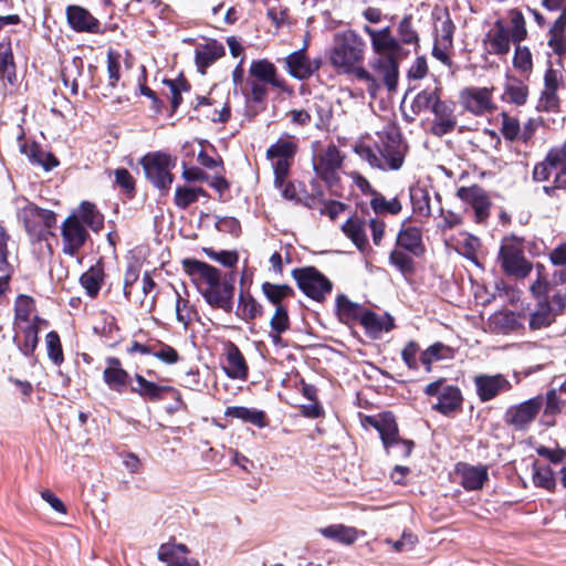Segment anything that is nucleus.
Returning a JSON list of instances; mask_svg holds the SVG:
<instances>
[{
  "instance_id": "c85d7f7f",
  "label": "nucleus",
  "mask_w": 566,
  "mask_h": 566,
  "mask_svg": "<svg viewBox=\"0 0 566 566\" xmlns=\"http://www.w3.org/2000/svg\"><path fill=\"white\" fill-rule=\"evenodd\" d=\"M397 244L412 254L419 255L423 251L421 230L416 227L402 228L397 235Z\"/></svg>"
},
{
  "instance_id": "ea45409f",
  "label": "nucleus",
  "mask_w": 566,
  "mask_h": 566,
  "mask_svg": "<svg viewBox=\"0 0 566 566\" xmlns=\"http://www.w3.org/2000/svg\"><path fill=\"white\" fill-rule=\"evenodd\" d=\"M33 300L27 295H19L14 304V323L17 326L29 325L32 323L30 316L33 312Z\"/></svg>"
},
{
  "instance_id": "a19ab883",
  "label": "nucleus",
  "mask_w": 566,
  "mask_h": 566,
  "mask_svg": "<svg viewBox=\"0 0 566 566\" xmlns=\"http://www.w3.org/2000/svg\"><path fill=\"white\" fill-rule=\"evenodd\" d=\"M200 196H207L206 190L201 187H177L175 203L178 208L186 209L191 203L196 202Z\"/></svg>"
},
{
  "instance_id": "13d9d810",
  "label": "nucleus",
  "mask_w": 566,
  "mask_h": 566,
  "mask_svg": "<svg viewBox=\"0 0 566 566\" xmlns=\"http://www.w3.org/2000/svg\"><path fill=\"white\" fill-rule=\"evenodd\" d=\"M385 543L389 545L395 552L403 553L410 552L415 548L418 543V537L409 531H405L401 537L397 541L386 538Z\"/></svg>"
},
{
  "instance_id": "b1692460",
  "label": "nucleus",
  "mask_w": 566,
  "mask_h": 566,
  "mask_svg": "<svg viewBox=\"0 0 566 566\" xmlns=\"http://www.w3.org/2000/svg\"><path fill=\"white\" fill-rule=\"evenodd\" d=\"M370 424L379 432L382 444L390 452L392 441L399 437L397 422L391 413H385L378 419L370 420Z\"/></svg>"
},
{
  "instance_id": "a18cd8bd",
  "label": "nucleus",
  "mask_w": 566,
  "mask_h": 566,
  "mask_svg": "<svg viewBox=\"0 0 566 566\" xmlns=\"http://www.w3.org/2000/svg\"><path fill=\"white\" fill-rule=\"evenodd\" d=\"M370 207L373 210L378 213H390V214H397L401 211L402 206L398 198H391L390 200H387L381 193L376 192L374 193V197L370 200Z\"/></svg>"
},
{
  "instance_id": "c03bdc74",
  "label": "nucleus",
  "mask_w": 566,
  "mask_h": 566,
  "mask_svg": "<svg viewBox=\"0 0 566 566\" xmlns=\"http://www.w3.org/2000/svg\"><path fill=\"white\" fill-rule=\"evenodd\" d=\"M241 93L247 101L262 103L268 96L266 83L249 76L244 87H241Z\"/></svg>"
},
{
  "instance_id": "393cba45",
  "label": "nucleus",
  "mask_w": 566,
  "mask_h": 566,
  "mask_svg": "<svg viewBox=\"0 0 566 566\" xmlns=\"http://www.w3.org/2000/svg\"><path fill=\"white\" fill-rule=\"evenodd\" d=\"M458 472L461 476V484L465 490H480L488 480V469L484 465L462 464Z\"/></svg>"
},
{
  "instance_id": "dca6fc26",
  "label": "nucleus",
  "mask_w": 566,
  "mask_h": 566,
  "mask_svg": "<svg viewBox=\"0 0 566 566\" xmlns=\"http://www.w3.org/2000/svg\"><path fill=\"white\" fill-rule=\"evenodd\" d=\"M284 62L287 73L297 80L311 77L321 66L319 60H310L304 48L289 54Z\"/></svg>"
},
{
  "instance_id": "8fccbe9b",
  "label": "nucleus",
  "mask_w": 566,
  "mask_h": 566,
  "mask_svg": "<svg viewBox=\"0 0 566 566\" xmlns=\"http://www.w3.org/2000/svg\"><path fill=\"white\" fill-rule=\"evenodd\" d=\"M533 483L536 486L543 488L548 491H553L556 482L553 470L547 467H537L533 468Z\"/></svg>"
},
{
  "instance_id": "0eeeda50",
  "label": "nucleus",
  "mask_w": 566,
  "mask_h": 566,
  "mask_svg": "<svg viewBox=\"0 0 566 566\" xmlns=\"http://www.w3.org/2000/svg\"><path fill=\"white\" fill-rule=\"evenodd\" d=\"M146 178L158 189L168 190L172 182L170 169L175 160L165 153H150L140 160Z\"/></svg>"
},
{
  "instance_id": "2eb2a0df",
  "label": "nucleus",
  "mask_w": 566,
  "mask_h": 566,
  "mask_svg": "<svg viewBox=\"0 0 566 566\" xmlns=\"http://www.w3.org/2000/svg\"><path fill=\"white\" fill-rule=\"evenodd\" d=\"M457 196L473 208L476 222L486 220L490 214L491 201L483 188L476 185L460 187L457 191Z\"/></svg>"
},
{
  "instance_id": "e2e57ef3",
  "label": "nucleus",
  "mask_w": 566,
  "mask_h": 566,
  "mask_svg": "<svg viewBox=\"0 0 566 566\" xmlns=\"http://www.w3.org/2000/svg\"><path fill=\"white\" fill-rule=\"evenodd\" d=\"M502 126L501 132L505 139L514 140L518 136L521 137V126L515 117L510 116L506 113L501 114Z\"/></svg>"
},
{
  "instance_id": "9b49d317",
  "label": "nucleus",
  "mask_w": 566,
  "mask_h": 566,
  "mask_svg": "<svg viewBox=\"0 0 566 566\" xmlns=\"http://www.w3.org/2000/svg\"><path fill=\"white\" fill-rule=\"evenodd\" d=\"M342 164L343 156L335 145H328L313 158L314 171L329 185L337 181V172Z\"/></svg>"
},
{
  "instance_id": "58836bf2",
  "label": "nucleus",
  "mask_w": 566,
  "mask_h": 566,
  "mask_svg": "<svg viewBox=\"0 0 566 566\" xmlns=\"http://www.w3.org/2000/svg\"><path fill=\"white\" fill-rule=\"evenodd\" d=\"M15 77V65L10 43L0 42V78L12 83Z\"/></svg>"
},
{
  "instance_id": "338daca9",
  "label": "nucleus",
  "mask_w": 566,
  "mask_h": 566,
  "mask_svg": "<svg viewBox=\"0 0 566 566\" xmlns=\"http://www.w3.org/2000/svg\"><path fill=\"white\" fill-rule=\"evenodd\" d=\"M46 349L49 357L55 363L59 364L63 360V352L61 347V342L57 333L50 332L46 335Z\"/></svg>"
},
{
  "instance_id": "f257e3e1",
  "label": "nucleus",
  "mask_w": 566,
  "mask_h": 566,
  "mask_svg": "<svg viewBox=\"0 0 566 566\" xmlns=\"http://www.w3.org/2000/svg\"><path fill=\"white\" fill-rule=\"evenodd\" d=\"M370 40L375 56L368 62V69L363 66L357 71V81L365 84L371 97H376L382 86L395 91L399 78V59L402 46L392 35L391 28H363Z\"/></svg>"
},
{
  "instance_id": "c9c22d12",
  "label": "nucleus",
  "mask_w": 566,
  "mask_h": 566,
  "mask_svg": "<svg viewBox=\"0 0 566 566\" xmlns=\"http://www.w3.org/2000/svg\"><path fill=\"white\" fill-rule=\"evenodd\" d=\"M528 96V90L517 78H509L504 86L502 99L515 105H524Z\"/></svg>"
},
{
  "instance_id": "0e129e2a",
  "label": "nucleus",
  "mask_w": 566,
  "mask_h": 566,
  "mask_svg": "<svg viewBox=\"0 0 566 566\" xmlns=\"http://www.w3.org/2000/svg\"><path fill=\"white\" fill-rule=\"evenodd\" d=\"M411 15H405L398 24V34L402 43L416 44L419 40L417 32L412 28Z\"/></svg>"
},
{
  "instance_id": "4c0bfd02",
  "label": "nucleus",
  "mask_w": 566,
  "mask_h": 566,
  "mask_svg": "<svg viewBox=\"0 0 566 566\" xmlns=\"http://www.w3.org/2000/svg\"><path fill=\"white\" fill-rule=\"evenodd\" d=\"M135 380L137 382V386L132 387V391L150 400H159L164 392L171 390V387L158 386L155 382L148 381L142 375L138 374L135 376Z\"/></svg>"
},
{
  "instance_id": "f3484780",
  "label": "nucleus",
  "mask_w": 566,
  "mask_h": 566,
  "mask_svg": "<svg viewBox=\"0 0 566 566\" xmlns=\"http://www.w3.org/2000/svg\"><path fill=\"white\" fill-rule=\"evenodd\" d=\"M189 554L185 544L168 542L159 546L157 558L165 566H199L196 559L189 557Z\"/></svg>"
},
{
  "instance_id": "e433bc0d",
  "label": "nucleus",
  "mask_w": 566,
  "mask_h": 566,
  "mask_svg": "<svg viewBox=\"0 0 566 566\" xmlns=\"http://www.w3.org/2000/svg\"><path fill=\"white\" fill-rule=\"evenodd\" d=\"M490 46L493 53L505 54L510 51V31L501 21H496L489 34Z\"/></svg>"
},
{
  "instance_id": "a878e982",
  "label": "nucleus",
  "mask_w": 566,
  "mask_h": 566,
  "mask_svg": "<svg viewBox=\"0 0 566 566\" xmlns=\"http://www.w3.org/2000/svg\"><path fill=\"white\" fill-rule=\"evenodd\" d=\"M73 30L98 34L102 32L101 22L86 9L73 6Z\"/></svg>"
},
{
  "instance_id": "37998d69",
  "label": "nucleus",
  "mask_w": 566,
  "mask_h": 566,
  "mask_svg": "<svg viewBox=\"0 0 566 566\" xmlns=\"http://www.w3.org/2000/svg\"><path fill=\"white\" fill-rule=\"evenodd\" d=\"M454 25L447 14L444 18H438L434 24L436 43H440L443 49H449L452 45Z\"/></svg>"
},
{
  "instance_id": "412c9836",
  "label": "nucleus",
  "mask_w": 566,
  "mask_h": 566,
  "mask_svg": "<svg viewBox=\"0 0 566 566\" xmlns=\"http://www.w3.org/2000/svg\"><path fill=\"white\" fill-rule=\"evenodd\" d=\"M103 378L106 385L117 392H122L128 384L129 375L122 368L118 358L109 357L104 369Z\"/></svg>"
},
{
  "instance_id": "aec40b11",
  "label": "nucleus",
  "mask_w": 566,
  "mask_h": 566,
  "mask_svg": "<svg viewBox=\"0 0 566 566\" xmlns=\"http://www.w3.org/2000/svg\"><path fill=\"white\" fill-rule=\"evenodd\" d=\"M562 85V73L552 67L547 69L544 75V90L539 99V107L545 111L555 108L558 105L557 91Z\"/></svg>"
},
{
  "instance_id": "ddd939ff",
  "label": "nucleus",
  "mask_w": 566,
  "mask_h": 566,
  "mask_svg": "<svg viewBox=\"0 0 566 566\" xmlns=\"http://www.w3.org/2000/svg\"><path fill=\"white\" fill-rule=\"evenodd\" d=\"M460 101L464 109L478 116L492 113L496 108L493 87H467L461 91Z\"/></svg>"
},
{
  "instance_id": "5fc2aeb1",
  "label": "nucleus",
  "mask_w": 566,
  "mask_h": 566,
  "mask_svg": "<svg viewBox=\"0 0 566 566\" xmlns=\"http://www.w3.org/2000/svg\"><path fill=\"white\" fill-rule=\"evenodd\" d=\"M337 310L343 319H356L360 318L361 314L364 313L360 308V306L354 302H352L347 296L345 295H338L336 300Z\"/></svg>"
},
{
  "instance_id": "5701e85b",
  "label": "nucleus",
  "mask_w": 566,
  "mask_h": 566,
  "mask_svg": "<svg viewBox=\"0 0 566 566\" xmlns=\"http://www.w3.org/2000/svg\"><path fill=\"white\" fill-rule=\"evenodd\" d=\"M223 55V45L216 40H211L196 49L195 60L198 69L201 71V73H205L207 67L212 65Z\"/></svg>"
},
{
  "instance_id": "a211bd4d",
  "label": "nucleus",
  "mask_w": 566,
  "mask_h": 566,
  "mask_svg": "<svg viewBox=\"0 0 566 566\" xmlns=\"http://www.w3.org/2000/svg\"><path fill=\"white\" fill-rule=\"evenodd\" d=\"M434 118L431 124V133L436 136H443L451 133L457 125V117L451 103L441 101L432 111Z\"/></svg>"
},
{
  "instance_id": "4d7b16f0",
  "label": "nucleus",
  "mask_w": 566,
  "mask_h": 566,
  "mask_svg": "<svg viewBox=\"0 0 566 566\" xmlns=\"http://www.w3.org/2000/svg\"><path fill=\"white\" fill-rule=\"evenodd\" d=\"M434 200H436V206H437V210L440 212V216H441V222L439 223V228L442 230V231H447V230H450V229H453L458 226H460L462 223V219L459 214L448 210V211H444L441 207V197L439 193L434 192Z\"/></svg>"
},
{
  "instance_id": "c756f323",
  "label": "nucleus",
  "mask_w": 566,
  "mask_h": 566,
  "mask_svg": "<svg viewBox=\"0 0 566 566\" xmlns=\"http://www.w3.org/2000/svg\"><path fill=\"white\" fill-rule=\"evenodd\" d=\"M49 325L48 321L34 316L29 325L18 326L24 333V342L20 347L25 356H30L38 345V333Z\"/></svg>"
},
{
  "instance_id": "3c124183",
  "label": "nucleus",
  "mask_w": 566,
  "mask_h": 566,
  "mask_svg": "<svg viewBox=\"0 0 566 566\" xmlns=\"http://www.w3.org/2000/svg\"><path fill=\"white\" fill-rule=\"evenodd\" d=\"M564 30L565 28L556 22L549 29L548 46L559 56L566 54V34Z\"/></svg>"
},
{
  "instance_id": "de8ad7c7",
  "label": "nucleus",
  "mask_w": 566,
  "mask_h": 566,
  "mask_svg": "<svg viewBox=\"0 0 566 566\" xmlns=\"http://www.w3.org/2000/svg\"><path fill=\"white\" fill-rule=\"evenodd\" d=\"M238 312L243 319L251 321L261 315L262 306L252 296L241 294Z\"/></svg>"
},
{
  "instance_id": "774afa93",
  "label": "nucleus",
  "mask_w": 566,
  "mask_h": 566,
  "mask_svg": "<svg viewBox=\"0 0 566 566\" xmlns=\"http://www.w3.org/2000/svg\"><path fill=\"white\" fill-rule=\"evenodd\" d=\"M390 263L402 273H409L413 270L412 259L402 251L394 250L389 256Z\"/></svg>"
},
{
  "instance_id": "f03ea898",
  "label": "nucleus",
  "mask_w": 566,
  "mask_h": 566,
  "mask_svg": "<svg viewBox=\"0 0 566 566\" xmlns=\"http://www.w3.org/2000/svg\"><path fill=\"white\" fill-rule=\"evenodd\" d=\"M182 268L206 302L223 311H230L234 294L233 277L202 261L185 259Z\"/></svg>"
},
{
  "instance_id": "79ce46f5",
  "label": "nucleus",
  "mask_w": 566,
  "mask_h": 566,
  "mask_svg": "<svg viewBox=\"0 0 566 566\" xmlns=\"http://www.w3.org/2000/svg\"><path fill=\"white\" fill-rule=\"evenodd\" d=\"M176 292V305L175 313L176 319L184 326L186 329L190 322L196 316V311L193 306L190 304L189 300L180 294L179 291L175 289Z\"/></svg>"
},
{
  "instance_id": "423d86ee",
  "label": "nucleus",
  "mask_w": 566,
  "mask_h": 566,
  "mask_svg": "<svg viewBox=\"0 0 566 566\" xmlns=\"http://www.w3.org/2000/svg\"><path fill=\"white\" fill-rule=\"evenodd\" d=\"M21 218L32 240H48L49 234L54 235L51 232L56 224V216L53 211L29 203L22 209Z\"/></svg>"
},
{
  "instance_id": "bf43d9fd",
  "label": "nucleus",
  "mask_w": 566,
  "mask_h": 566,
  "mask_svg": "<svg viewBox=\"0 0 566 566\" xmlns=\"http://www.w3.org/2000/svg\"><path fill=\"white\" fill-rule=\"evenodd\" d=\"M494 323L504 332L515 331L522 326L521 316L510 311L495 314Z\"/></svg>"
},
{
  "instance_id": "cd10ccee",
  "label": "nucleus",
  "mask_w": 566,
  "mask_h": 566,
  "mask_svg": "<svg viewBox=\"0 0 566 566\" xmlns=\"http://www.w3.org/2000/svg\"><path fill=\"white\" fill-rule=\"evenodd\" d=\"M318 533L325 538L333 539L344 545H350L358 538V532L355 527L344 524H334L318 530Z\"/></svg>"
},
{
  "instance_id": "72a5a7b5",
  "label": "nucleus",
  "mask_w": 566,
  "mask_h": 566,
  "mask_svg": "<svg viewBox=\"0 0 566 566\" xmlns=\"http://www.w3.org/2000/svg\"><path fill=\"white\" fill-rule=\"evenodd\" d=\"M104 280V271L99 263L92 265L80 277V283L90 297H95L102 286Z\"/></svg>"
},
{
  "instance_id": "4be33fe9",
  "label": "nucleus",
  "mask_w": 566,
  "mask_h": 566,
  "mask_svg": "<svg viewBox=\"0 0 566 566\" xmlns=\"http://www.w3.org/2000/svg\"><path fill=\"white\" fill-rule=\"evenodd\" d=\"M226 356V374L232 379H245L248 376V365L239 347L233 343H228Z\"/></svg>"
},
{
  "instance_id": "69168bd1",
  "label": "nucleus",
  "mask_w": 566,
  "mask_h": 566,
  "mask_svg": "<svg viewBox=\"0 0 566 566\" xmlns=\"http://www.w3.org/2000/svg\"><path fill=\"white\" fill-rule=\"evenodd\" d=\"M272 332L284 333L290 328L289 314L285 307L279 305L270 319Z\"/></svg>"
},
{
  "instance_id": "680f3d73",
  "label": "nucleus",
  "mask_w": 566,
  "mask_h": 566,
  "mask_svg": "<svg viewBox=\"0 0 566 566\" xmlns=\"http://www.w3.org/2000/svg\"><path fill=\"white\" fill-rule=\"evenodd\" d=\"M511 38L514 43H520L523 41L526 35V27H525V19L520 11H512L511 12Z\"/></svg>"
},
{
  "instance_id": "49530a36",
  "label": "nucleus",
  "mask_w": 566,
  "mask_h": 566,
  "mask_svg": "<svg viewBox=\"0 0 566 566\" xmlns=\"http://www.w3.org/2000/svg\"><path fill=\"white\" fill-rule=\"evenodd\" d=\"M262 292L266 298L276 307L281 305V301L293 294L292 289L286 284H272L265 282L262 284Z\"/></svg>"
},
{
  "instance_id": "bb28decb",
  "label": "nucleus",
  "mask_w": 566,
  "mask_h": 566,
  "mask_svg": "<svg viewBox=\"0 0 566 566\" xmlns=\"http://www.w3.org/2000/svg\"><path fill=\"white\" fill-rule=\"evenodd\" d=\"M345 235L360 250L365 251L368 247L366 235V222L358 217L349 218L342 227Z\"/></svg>"
},
{
  "instance_id": "052dcab7",
  "label": "nucleus",
  "mask_w": 566,
  "mask_h": 566,
  "mask_svg": "<svg viewBox=\"0 0 566 566\" xmlns=\"http://www.w3.org/2000/svg\"><path fill=\"white\" fill-rule=\"evenodd\" d=\"M513 65L516 70L528 73L533 67L532 53L526 46L516 45L513 59Z\"/></svg>"
},
{
  "instance_id": "603ef678",
  "label": "nucleus",
  "mask_w": 566,
  "mask_h": 566,
  "mask_svg": "<svg viewBox=\"0 0 566 566\" xmlns=\"http://www.w3.org/2000/svg\"><path fill=\"white\" fill-rule=\"evenodd\" d=\"M554 319V315L548 304H541L539 307L531 314L530 328L533 331L548 326Z\"/></svg>"
},
{
  "instance_id": "20e7f679",
  "label": "nucleus",
  "mask_w": 566,
  "mask_h": 566,
  "mask_svg": "<svg viewBox=\"0 0 566 566\" xmlns=\"http://www.w3.org/2000/svg\"><path fill=\"white\" fill-rule=\"evenodd\" d=\"M366 42L354 30H345L334 34L333 45L328 52V62L338 74L353 75L363 67Z\"/></svg>"
},
{
  "instance_id": "864d4df0",
  "label": "nucleus",
  "mask_w": 566,
  "mask_h": 566,
  "mask_svg": "<svg viewBox=\"0 0 566 566\" xmlns=\"http://www.w3.org/2000/svg\"><path fill=\"white\" fill-rule=\"evenodd\" d=\"M271 161L274 171V186L282 188L289 175L290 166L293 159L280 157H266Z\"/></svg>"
},
{
  "instance_id": "09e8293b",
  "label": "nucleus",
  "mask_w": 566,
  "mask_h": 566,
  "mask_svg": "<svg viewBox=\"0 0 566 566\" xmlns=\"http://www.w3.org/2000/svg\"><path fill=\"white\" fill-rule=\"evenodd\" d=\"M440 102L441 99L439 98L436 91L424 90L418 93L417 96L415 97L412 108L417 113H421L428 109L432 112L434 106Z\"/></svg>"
},
{
  "instance_id": "6e6552de",
  "label": "nucleus",
  "mask_w": 566,
  "mask_h": 566,
  "mask_svg": "<svg viewBox=\"0 0 566 566\" xmlns=\"http://www.w3.org/2000/svg\"><path fill=\"white\" fill-rule=\"evenodd\" d=\"M500 261L503 270L515 276H526L532 265L525 259L523 243L516 238H505L500 250Z\"/></svg>"
},
{
  "instance_id": "2f4dec72",
  "label": "nucleus",
  "mask_w": 566,
  "mask_h": 566,
  "mask_svg": "<svg viewBox=\"0 0 566 566\" xmlns=\"http://www.w3.org/2000/svg\"><path fill=\"white\" fill-rule=\"evenodd\" d=\"M410 200L412 203L413 212L422 216L430 217L433 212V203L431 192L424 187H413L410 189Z\"/></svg>"
},
{
  "instance_id": "f704fd0d",
  "label": "nucleus",
  "mask_w": 566,
  "mask_h": 566,
  "mask_svg": "<svg viewBox=\"0 0 566 566\" xmlns=\"http://www.w3.org/2000/svg\"><path fill=\"white\" fill-rule=\"evenodd\" d=\"M452 356L453 350L449 346L442 343H434L421 353L420 361L429 373L432 369L433 363L443 359H450Z\"/></svg>"
},
{
  "instance_id": "1a4fd4ad",
  "label": "nucleus",
  "mask_w": 566,
  "mask_h": 566,
  "mask_svg": "<svg viewBox=\"0 0 566 566\" xmlns=\"http://www.w3.org/2000/svg\"><path fill=\"white\" fill-rule=\"evenodd\" d=\"M103 223L104 218L95 206L88 201L82 202L76 212H73V250L81 247L87 239V231L83 224L97 232Z\"/></svg>"
},
{
  "instance_id": "7c9ffc66",
  "label": "nucleus",
  "mask_w": 566,
  "mask_h": 566,
  "mask_svg": "<svg viewBox=\"0 0 566 566\" xmlns=\"http://www.w3.org/2000/svg\"><path fill=\"white\" fill-rule=\"evenodd\" d=\"M227 417L237 418L244 422H249L251 424L256 426L258 428L266 427L265 413L262 410L242 407V406H233L228 407L224 411Z\"/></svg>"
},
{
  "instance_id": "6ab92c4d",
  "label": "nucleus",
  "mask_w": 566,
  "mask_h": 566,
  "mask_svg": "<svg viewBox=\"0 0 566 566\" xmlns=\"http://www.w3.org/2000/svg\"><path fill=\"white\" fill-rule=\"evenodd\" d=\"M249 76L276 88L285 87V81L279 76L276 66L266 59L253 60L249 67Z\"/></svg>"
},
{
  "instance_id": "473e14b6",
  "label": "nucleus",
  "mask_w": 566,
  "mask_h": 566,
  "mask_svg": "<svg viewBox=\"0 0 566 566\" xmlns=\"http://www.w3.org/2000/svg\"><path fill=\"white\" fill-rule=\"evenodd\" d=\"M462 396L461 391L455 386H444L439 395L438 402L433 406L434 409L443 415H448L461 405Z\"/></svg>"
},
{
  "instance_id": "39448f33",
  "label": "nucleus",
  "mask_w": 566,
  "mask_h": 566,
  "mask_svg": "<svg viewBox=\"0 0 566 566\" xmlns=\"http://www.w3.org/2000/svg\"><path fill=\"white\" fill-rule=\"evenodd\" d=\"M553 177V187L545 186L546 193L554 189H566V144L549 149L544 160L533 169L535 181H547Z\"/></svg>"
},
{
  "instance_id": "4468645a",
  "label": "nucleus",
  "mask_w": 566,
  "mask_h": 566,
  "mask_svg": "<svg viewBox=\"0 0 566 566\" xmlns=\"http://www.w3.org/2000/svg\"><path fill=\"white\" fill-rule=\"evenodd\" d=\"M479 399L482 402L494 399L501 392L512 389V385L502 374L478 375L473 379Z\"/></svg>"
},
{
  "instance_id": "7ed1b4c3",
  "label": "nucleus",
  "mask_w": 566,
  "mask_h": 566,
  "mask_svg": "<svg viewBox=\"0 0 566 566\" xmlns=\"http://www.w3.org/2000/svg\"><path fill=\"white\" fill-rule=\"evenodd\" d=\"M374 146L360 143L355 146V153L370 167L382 171L398 170L405 161L406 146L398 132L394 128L377 133Z\"/></svg>"
},
{
  "instance_id": "6e6d98bb",
  "label": "nucleus",
  "mask_w": 566,
  "mask_h": 566,
  "mask_svg": "<svg viewBox=\"0 0 566 566\" xmlns=\"http://www.w3.org/2000/svg\"><path fill=\"white\" fill-rule=\"evenodd\" d=\"M296 153V144L289 139H279L266 150V157H280L293 159Z\"/></svg>"
},
{
  "instance_id": "f8f14e48",
  "label": "nucleus",
  "mask_w": 566,
  "mask_h": 566,
  "mask_svg": "<svg viewBox=\"0 0 566 566\" xmlns=\"http://www.w3.org/2000/svg\"><path fill=\"white\" fill-rule=\"evenodd\" d=\"M542 407L543 398L541 396L531 398L507 408L504 415V421L516 430H525L534 421Z\"/></svg>"
},
{
  "instance_id": "9d476101",
  "label": "nucleus",
  "mask_w": 566,
  "mask_h": 566,
  "mask_svg": "<svg viewBox=\"0 0 566 566\" xmlns=\"http://www.w3.org/2000/svg\"><path fill=\"white\" fill-rule=\"evenodd\" d=\"M293 277L302 292L315 301H322L332 291V282L315 268L295 269Z\"/></svg>"
}]
</instances>
